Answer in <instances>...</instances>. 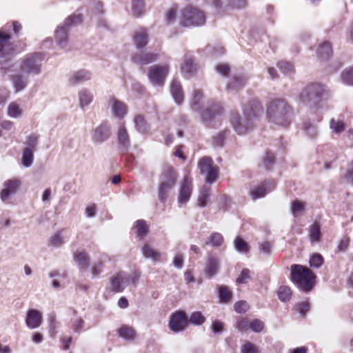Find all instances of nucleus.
Listing matches in <instances>:
<instances>
[{
    "label": "nucleus",
    "mask_w": 353,
    "mask_h": 353,
    "mask_svg": "<svg viewBox=\"0 0 353 353\" xmlns=\"http://www.w3.org/2000/svg\"><path fill=\"white\" fill-rule=\"evenodd\" d=\"M262 112L263 108L259 101L253 99L243 105V118H241L239 112H233L231 113L230 122L237 134H244L253 129L255 121Z\"/></svg>",
    "instance_id": "f257e3e1"
},
{
    "label": "nucleus",
    "mask_w": 353,
    "mask_h": 353,
    "mask_svg": "<svg viewBox=\"0 0 353 353\" xmlns=\"http://www.w3.org/2000/svg\"><path fill=\"white\" fill-rule=\"evenodd\" d=\"M266 114L270 122L283 127L288 126L293 117L292 108L281 99L271 101L267 105Z\"/></svg>",
    "instance_id": "f03ea898"
},
{
    "label": "nucleus",
    "mask_w": 353,
    "mask_h": 353,
    "mask_svg": "<svg viewBox=\"0 0 353 353\" xmlns=\"http://www.w3.org/2000/svg\"><path fill=\"white\" fill-rule=\"evenodd\" d=\"M291 281L302 291L309 292L314 285L315 275L310 269L301 265H292L290 268Z\"/></svg>",
    "instance_id": "7ed1b4c3"
},
{
    "label": "nucleus",
    "mask_w": 353,
    "mask_h": 353,
    "mask_svg": "<svg viewBox=\"0 0 353 353\" xmlns=\"http://www.w3.org/2000/svg\"><path fill=\"white\" fill-rule=\"evenodd\" d=\"M326 94V90L321 84L314 83L304 88L299 95L300 101L310 106L315 105L321 101Z\"/></svg>",
    "instance_id": "20e7f679"
},
{
    "label": "nucleus",
    "mask_w": 353,
    "mask_h": 353,
    "mask_svg": "<svg viewBox=\"0 0 353 353\" xmlns=\"http://www.w3.org/2000/svg\"><path fill=\"white\" fill-rule=\"evenodd\" d=\"M82 21L81 14H72L68 17L63 24L59 26L55 30V39L58 46L61 48L65 47L68 41V32L70 27L77 26Z\"/></svg>",
    "instance_id": "39448f33"
},
{
    "label": "nucleus",
    "mask_w": 353,
    "mask_h": 353,
    "mask_svg": "<svg viewBox=\"0 0 353 353\" xmlns=\"http://www.w3.org/2000/svg\"><path fill=\"white\" fill-rule=\"evenodd\" d=\"M205 22V16L203 11L193 7L184 8L180 23L184 27L199 26Z\"/></svg>",
    "instance_id": "423d86ee"
},
{
    "label": "nucleus",
    "mask_w": 353,
    "mask_h": 353,
    "mask_svg": "<svg viewBox=\"0 0 353 353\" xmlns=\"http://www.w3.org/2000/svg\"><path fill=\"white\" fill-rule=\"evenodd\" d=\"M198 167L201 174L205 175V181L207 183H214L219 177V168L213 165V161L208 157H205L199 160Z\"/></svg>",
    "instance_id": "0eeeda50"
},
{
    "label": "nucleus",
    "mask_w": 353,
    "mask_h": 353,
    "mask_svg": "<svg viewBox=\"0 0 353 353\" xmlns=\"http://www.w3.org/2000/svg\"><path fill=\"white\" fill-rule=\"evenodd\" d=\"M43 59V55L40 52L28 54L22 62L21 70L28 74H39Z\"/></svg>",
    "instance_id": "6e6552de"
},
{
    "label": "nucleus",
    "mask_w": 353,
    "mask_h": 353,
    "mask_svg": "<svg viewBox=\"0 0 353 353\" xmlns=\"http://www.w3.org/2000/svg\"><path fill=\"white\" fill-rule=\"evenodd\" d=\"M223 110L219 104H215L210 108L199 110L201 119L203 123L211 127H215L219 123V117Z\"/></svg>",
    "instance_id": "1a4fd4ad"
},
{
    "label": "nucleus",
    "mask_w": 353,
    "mask_h": 353,
    "mask_svg": "<svg viewBox=\"0 0 353 353\" xmlns=\"http://www.w3.org/2000/svg\"><path fill=\"white\" fill-rule=\"evenodd\" d=\"M168 72L169 66L168 65H154L149 68L148 77L153 85L163 86Z\"/></svg>",
    "instance_id": "9d476101"
},
{
    "label": "nucleus",
    "mask_w": 353,
    "mask_h": 353,
    "mask_svg": "<svg viewBox=\"0 0 353 353\" xmlns=\"http://www.w3.org/2000/svg\"><path fill=\"white\" fill-rule=\"evenodd\" d=\"M168 326L170 330L174 333L185 330L188 326V317L185 312L177 310L172 313L169 317Z\"/></svg>",
    "instance_id": "9b49d317"
},
{
    "label": "nucleus",
    "mask_w": 353,
    "mask_h": 353,
    "mask_svg": "<svg viewBox=\"0 0 353 353\" xmlns=\"http://www.w3.org/2000/svg\"><path fill=\"white\" fill-rule=\"evenodd\" d=\"M20 185V181L16 179L6 181L4 183L3 190L0 192L1 201L6 203H10L11 198L17 193Z\"/></svg>",
    "instance_id": "f8f14e48"
},
{
    "label": "nucleus",
    "mask_w": 353,
    "mask_h": 353,
    "mask_svg": "<svg viewBox=\"0 0 353 353\" xmlns=\"http://www.w3.org/2000/svg\"><path fill=\"white\" fill-rule=\"evenodd\" d=\"M112 115L119 119H123L128 113V106L115 97H110L108 101Z\"/></svg>",
    "instance_id": "ddd939ff"
},
{
    "label": "nucleus",
    "mask_w": 353,
    "mask_h": 353,
    "mask_svg": "<svg viewBox=\"0 0 353 353\" xmlns=\"http://www.w3.org/2000/svg\"><path fill=\"white\" fill-rule=\"evenodd\" d=\"M192 191V180L189 176H185L180 188L178 201L180 204H185L190 198Z\"/></svg>",
    "instance_id": "4468645a"
},
{
    "label": "nucleus",
    "mask_w": 353,
    "mask_h": 353,
    "mask_svg": "<svg viewBox=\"0 0 353 353\" xmlns=\"http://www.w3.org/2000/svg\"><path fill=\"white\" fill-rule=\"evenodd\" d=\"M92 74L86 70L72 72L68 77V84L74 86L91 79Z\"/></svg>",
    "instance_id": "2eb2a0df"
},
{
    "label": "nucleus",
    "mask_w": 353,
    "mask_h": 353,
    "mask_svg": "<svg viewBox=\"0 0 353 353\" xmlns=\"http://www.w3.org/2000/svg\"><path fill=\"white\" fill-rule=\"evenodd\" d=\"M110 137V130L109 126L106 123H102L93 130L92 140L94 143H101Z\"/></svg>",
    "instance_id": "dca6fc26"
},
{
    "label": "nucleus",
    "mask_w": 353,
    "mask_h": 353,
    "mask_svg": "<svg viewBox=\"0 0 353 353\" xmlns=\"http://www.w3.org/2000/svg\"><path fill=\"white\" fill-rule=\"evenodd\" d=\"M178 174L171 166L166 165L163 168L159 176V183L174 187L177 181Z\"/></svg>",
    "instance_id": "f3484780"
},
{
    "label": "nucleus",
    "mask_w": 353,
    "mask_h": 353,
    "mask_svg": "<svg viewBox=\"0 0 353 353\" xmlns=\"http://www.w3.org/2000/svg\"><path fill=\"white\" fill-rule=\"evenodd\" d=\"M8 34L0 30V58H6L13 54L14 49L10 43Z\"/></svg>",
    "instance_id": "a211bd4d"
},
{
    "label": "nucleus",
    "mask_w": 353,
    "mask_h": 353,
    "mask_svg": "<svg viewBox=\"0 0 353 353\" xmlns=\"http://www.w3.org/2000/svg\"><path fill=\"white\" fill-rule=\"evenodd\" d=\"M42 323L41 313L34 309H30L27 312L26 317V324L30 329L39 327Z\"/></svg>",
    "instance_id": "6ab92c4d"
},
{
    "label": "nucleus",
    "mask_w": 353,
    "mask_h": 353,
    "mask_svg": "<svg viewBox=\"0 0 353 353\" xmlns=\"http://www.w3.org/2000/svg\"><path fill=\"white\" fill-rule=\"evenodd\" d=\"M274 182L261 183L259 185H258L250 192L251 197L254 200L263 197L267 194L268 190L271 191L274 188Z\"/></svg>",
    "instance_id": "aec40b11"
},
{
    "label": "nucleus",
    "mask_w": 353,
    "mask_h": 353,
    "mask_svg": "<svg viewBox=\"0 0 353 353\" xmlns=\"http://www.w3.org/2000/svg\"><path fill=\"white\" fill-rule=\"evenodd\" d=\"M219 269V260L217 257L210 256L208 257L204 269V274L208 279L216 275Z\"/></svg>",
    "instance_id": "412c9836"
},
{
    "label": "nucleus",
    "mask_w": 353,
    "mask_h": 353,
    "mask_svg": "<svg viewBox=\"0 0 353 353\" xmlns=\"http://www.w3.org/2000/svg\"><path fill=\"white\" fill-rule=\"evenodd\" d=\"M158 54L155 53H137L132 57V61L138 64L147 65L155 61Z\"/></svg>",
    "instance_id": "4be33fe9"
},
{
    "label": "nucleus",
    "mask_w": 353,
    "mask_h": 353,
    "mask_svg": "<svg viewBox=\"0 0 353 353\" xmlns=\"http://www.w3.org/2000/svg\"><path fill=\"white\" fill-rule=\"evenodd\" d=\"M134 43L137 48H144L148 42V34L145 29L140 28L135 31L133 36Z\"/></svg>",
    "instance_id": "5701e85b"
},
{
    "label": "nucleus",
    "mask_w": 353,
    "mask_h": 353,
    "mask_svg": "<svg viewBox=\"0 0 353 353\" xmlns=\"http://www.w3.org/2000/svg\"><path fill=\"white\" fill-rule=\"evenodd\" d=\"M74 260L81 270H87L90 266V256L84 251H77L74 253Z\"/></svg>",
    "instance_id": "b1692460"
},
{
    "label": "nucleus",
    "mask_w": 353,
    "mask_h": 353,
    "mask_svg": "<svg viewBox=\"0 0 353 353\" xmlns=\"http://www.w3.org/2000/svg\"><path fill=\"white\" fill-rule=\"evenodd\" d=\"M170 92L175 102L180 105L184 99V94L180 83L176 80H173L170 85Z\"/></svg>",
    "instance_id": "393cba45"
},
{
    "label": "nucleus",
    "mask_w": 353,
    "mask_h": 353,
    "mask_svg": "<svg viewBox=\"0 0 353 353\" xmlns=\"http://www.w3.org/2000/svg\"><path fill=\"white\" fill-rule=\"evenodd\" d=\"M79 105L82 110L87 108L93 100L92 94L87 89H81L78 94Z\"/></svg>",
    "instance_id": "a878e982"
},
{
    "label": "nucleus",
    "mask_w": 353,
    "mask_h": 353,
    "mask_svg": "<svg viewBox=\"0 0 353 353\" xmlns=\"http://www.w3.org/2000/svg\"><path fill=\"white\" fill-rule=\"evenodd\" d=\"M247 82V78L243 75H237L234 77L231 82H230L227 86L228 91H238L241 89Z\"/></svg>",
    "instance_id": "bb28decb"
},
{
    "label": "nucleus",
    "mask_w": 353,
    "mask_h": 353,
    "mask_svg": "<svg viewBox=\"0 0 353 353\" xmlns=\"http://www.w3.org/2000/svg\"><path fill=\"white\" fill-rule=\"evenodd\" d=\"M308 236L312 243L320 241L322 234L319 223L314 222L310 226Z\"/></svg>",
    "instance_id": "cd10ccee"
},
{
    "label": "nucleus",
    "mask_w": 353,
    "mask_h": 353,
    "mask_svg": "<svg viewBox=\"0 0 353 353\" xmlns=\"http://www.w3.org/2000/svg\"><path fill=\"white\" fill-rule=\"evenodd\" d=\"M119 336L128 341H132L136 336L135 330L128 325H123L117 330Z\"/></svg>",
    "instance_id": "c85d7f7f"
},
{
    "label": "nucleus",
    "mask_w": 353,
    "mask_h": 353,
    "mask_svg": "<svg viewBox=\"0 0 353 353\" xmlns=\"http://www.w3.org/2000/svg\"><path fill=\"white\" fill-rule=\"evenodd\" d=\"M332 54V50L330 43L325 41L319 46L317 50V55L320 59L327 60Z\"/></svg>",
    "instance_id": "c756f323"
},
{
    "label": "nucleus",
    "mask_w": 353,
    "mask_h": 353,
    "mask_svg": "<svg viewBox=\"0 0 353 353\" xmlns=\"http://www.w3.org/2000/svg\"><path fill=\"white\" fill-rule=\"evenodd\" d=\"M196 70V66L191 58H185L183 63L181 65V72L185 78H189L191 74Z\"/></svg>",
    "instance_id": "7c9ffc66"
},
{
    "label": "nucleus",
    "mask_w": 353,
    "mask_h": 353,
    "mask_svg": "<svg viewBox=\"0 0 353 353\" xmlns=\"http://www.w3.org/2000/svg\"><path fill=\"white\" fill-rule=\"evenodd\" d=\"M134 123L139 132L145 134L149 132L150 127L142 115H137L134 119Z\"/></svg>",
    "instance_id": "2f4dec72"
},
{
    "label": "nucleus",
    "mask_w": 353,
    "mask_h": 353,
    "mask_svg": "<svg viewBox=\"0 0 353 353\" xmlns=\"http://www.w3.org/2000/svg\"><path fill=\"white\" fill-rule=\"evenodd\" d=\"M117 137L119 144H121L124 149H126L130 144V139L127 130L123 125L119 127Z\"/></svg>",
    "instance_id": "473e14b6"
},
{
    "label": "nucleus",
    "mask_w": 353,
    "mask_h": 353,
    "mask_svg": "<svg viewBox=\"0 0 353 353\" xmlns=\"http://www.w3.org/2000/svg\"><path fill=\"white\" fill-rule=\"evenodd\" d=\"M173 188V186L159 183L158 199L161 202L164 203L166 201L168 194Z\"/></svg>",
    "instance_id": "72a5a7b5"
},
{
    "label": "nucleus",
    "mask_w": 353,
    "mask_h": 353,
    "mask_svg": "<svg viewBox=\"0 0 353 353\" xmlns=\"http://www.w3.org/2000/svg\"><path fill=\"white\" fill-rule=\"evenodd\" d=\"M33 152L34 151L30 148H25L23 150L21 162L24 167L29 168L33 162Z\"/></svg>",
    "instance_id": "f704fd0d"
},
{
    "label": "nucleus",
    "mask_w": 353,
    "mask_h": 353,
    "mask_svg": "<svg viewBox=\"0 0 353 353\" xmlns=\"http://www.w3.org/2000/svg\"><path fill=\"white\" fill-rule=\"evenodd\" d=\"M203 94L200 90H194L193 97L190 102V108L193 111L200 110L199 102L203 99Z\"/></svg>",
    "instance_id": "c9c22d12"
},
{
    "label": "nucleus",
    "mask_w": 353,
    "mask_h": 353,
    "mask_svg": "<svg viewBox=\"0 0 353 353\" xmlns=\"http://www.w3.org/2000/svg\"><path fill=\"white\" fill-rule=\"evenodd\" d=\"M132 14L137 17L143 14L145 12L143 0H132Z\"/></svg>",
    "instance_id": "e433bc0d"
},
{
    "label": "nucleus",
    "mask_w": 353,
    "mask_h": 353,
    "mask_svg": "<svg viewBox=\"0 0 353 353\" xmlns=\"http://www.w3.org/2000/svg\"><path fill=\"white\" fill-rule=\"evenodd\" d=\"M305 208V203L299 200H294L291 204V212L294 217L303 212Z\"/></svg>",
    "instance_id": "4c0bfd02"
},
{
    "label": "nucleus",
    "mask_w": 353,
    "mask_h": 353,
    "mask_svg": "<svg viewBox=\"0 0 353 353\" xmlns=\"http://www.w3.org/2000/svg\"><path fill=\"white\" fill-rule=\"evenodd\" d=\"M210 196V189L203 187L199 192L198 196V204L200 207L206 205Z\"/></svg>",
    "instance_id": "58836bf2"
},
{
    "label": "nucleus",
    "mask_w": 353,
    "mask_h": 353,
    "mask_svg": "<svg viewBox=\"0 0 353 353\" xmlns=\"http://www.w3.org/2000/svg\"><path fill=\"white\" fill-rule=\"evenodd\" d=\"M12 81L17 92L23 90L27 85V80L19 74L12 76Z\"/></svg>",
    "instance_id": "ea45409f"
},
{
    "label": "nucleus",
    "mask_w": 353,
    "mask_h": 353,
    "mask_svg": "<svg viewBox=\"0 0 353 353\" xmlns=\"http://www.w3.org/2000/svg\"><path fill=\"white\" fill-rule=\"evenodd\" d=\"M205 321V316L200 312H194L192 313L188 319V324H193L195 325H201Z\"/></svg>",
    "instance_id": "a19ab883"
},
{
    "label": "nucleus",
    "mask_w": 353,
    "mask_h": 353,
    "mask_svg": "<svg viewBox=\"0 0 353 353\" xmlns=\"http://www.w3.org/2000/svg\"><path fill=\"white\" fill-rule=\"evenodd\" d=\"M292 294V290L288 286H281L279 288L278 296L283 302L289 301L291 299Z\"/></svg>",
    "instance_id": "79ce46f5"
},
{
    "label": "nucleus",
    "mask_w": 353,
    "mask_h": 353,
    "mask_svg": "<svg viewBox=\"0 0 353 353\" xmlns=\"http://www.w3.org/2000/svg\"><path fill=\"white\" fill-rule=\"evenodd\" d=\"M22 110L19 105L15 103H11L8 107V114L12 118H18L22 115Z\"/></svg>",
    "instance_id": "37998d69"
},
{
    "label": "nucleus",
    "mask_w": 353,
    "mask_h": 353,
    "mask_svg": "<svg viewBox=\"0 0 353 353\" xmlns=\"http://www.w3.org/2000/svg\"><path fill=\"white\" fill-rule=\"evenodd\" d=\"M142 252L145 257L151 258L153 261H157L160 257L159 254L148 245L143 247Z\"/></svg>",
    "instance_id": "c03bdc74"
},
{
    "label": "nucleus",
    "mask_w": 353,
    "mask_h": 353,
    "mask_svg": "<svg viewBox=\"0 0 353 353\" xmlns=\"http://www.w3.org/2000/svg\"><path fill=\"white\" fill-rule=\"evenodd\" d=\"M134 227L137 229V234L139 236H145L148 231L146 222L144 220H138L135 222Z\"/></svg>",
    "instance_id": "a18cd8bd"
},
{
    "label": "nucleus",
    "mask_w": 353,
    "mask_h": 353,
    "mask_svg": "<svg viewBox=\"0 0 353 353\" xmlns=\"http://www.w3.org/2000/svg\"><path fill=\"white\" fill-rule=\"evenodd\" d=\"M61 231H59L53 234L50 239V243L51 245L59 248L65 243V240L61 235Z\"/></svg>",
    "instance_id": "49530a36"
},
{
    "label": "nucleus",
    "mask_w": 353,
    "mask_h": 353,
    "mask_svg": "<svg viewBox=\"0 0 353 353\" xmlns=\"http://www.w3.org/2000/svg\"><path fill=\"white\" fill-rule=\"evenodd\" d=\"M223 241V238L220 233L214 232L209 237L208 241H206V244H211L214 247L220 246Z\"/></svg>",
    "instance_id": "de8ad7c7"
},
{
    "label": "nucleus",
    "mask_w": 353,
    "mask_h": 353,
    "mask_svg": "<svg viewBox=\"0 0 353 353\" xmlns=\"http://www.w3.org/2000/svg\"><path fill=\"white\" fill-rule=\"evenodd\" d=\"M236 250L241 253H247L249 251L248 243L240 237H236L234 241Z\"/></svg>",
    "instance_id": "09e8293b"
},
{
    "label": "nucleus",
    "mask_w": 353,
    "mask_h": 353,
    "mask_svg": "<svg viewBox=\"0 0 353 353\" xmlns=\"http://www.w3.org/2000/svg\"><path fill=\"white\" fill-rule=\"evenodd\" d=\"M341 79L344 83L353 85V66L342 72Z\"/></svg>",
    "instance_id": "8fccbe9b"
},
{
    "label": "nucleus",
    "mask_w": 353,
    "mask_h": 353,
    "mask_svg": "<svg viewBox=\"0 0 353 353\" xmlns=\"http://www.w3.org/2000/svg\"><path fill=\"white\" fill-rule=\"evenodd\" d=\"M103 258V255H101V259L97 262L94 263L91 268V273L93 277L99 276L102 272L104 267Z\"/></svg>",
    "instance_id": "3c124183"
},
{
    "label": "nucleus",
    "mask_w": 353,
    "mask_h": 353,
    "mask_svg": "<svg viewBox=\"0 0 353 353\" xmlns=\"http://www.w3.org/2000/svg\"><path fill=\"white\" fill-rule=\"evenodd\" d=\"M274 159H275V157H274V154L271 153L270 152H267L265 153V156L263 157V161H262L263 166L267 170L271 168V167L274 163Z\"/></svg>",
    "instance_id": "603ef678"
},
{
    "label": "nucleus",
    "mask_w": 353,
    "mask_h": 353,
    "mask_svg": "<svg viewBox=\"0 0 353 353\" xmlns=\"http://www.w3.org/2000/svg\"><path fill=\"white\" fill-rule=\"evenodd\" d=\"M241 353H260V351L256 345L247 341L241 346Z\"/></svg>",
    "instance_id": "864d4df0"
},
{
    "label": "nucleus",
    "mask_w": 353,
    "mask_h": 353,
    "mask_svg": "<svg viewBox=\"0 0 353 353\" xmlns=\"http://www.w3.org/2000/svg\"><path fill=\"white\" fill-rule=\"evenodd\" d=\"M277 65L284 74H290L294 72V65L291 63L282 61L279 62Z\"/></svg>",
    "instance_id": "5fc2aeb1"
},
{
    "label": "nucleus",
    "mask_w": 353,
    "mask_h": 353,
    "mask_svg": "<svg viewBox=\"0 0 353 353\" xmlns=\"http://www.w3.org/2000/svg\"><path fill=\"white\" fill-rule=\"evenodd\" d=\"M330 128L336 134H340L345 130V125L343 121L331 119L330 122Z\"/></svg>",
    "instance_id": "6e6d98bb"
},
{
    "label": "nucleus",
    "mask_w": 353,
    "mask_h": 353,
    "mask_svg": "<svg viewBox=\"0 0 353 353\" xmlns=\"http://www.w3.org/2000/svg\"><path fill=\"white\" fill-rule=\"evenodd\" d=\"M39 136L37 134H31L26 138V148H30L32 151H34L36 150V148L38 145V140H39Z\"/></svg>",
    "instance_id": "4d7b16f0"
},
{
    "label": "nucleus",
    "mask_w": 353,
    "mask_h": 353,
    "mask_svg": "<svg viewBox=\"0 0 353 353\" xmlns=\"http://www.w3.org/2000/svg\"><path fill=\"white\" fill-rule=\"evenodd\" d=\"M232 297V293L225 286H222L219 290V298L222 302L228 303Z\"/></svg>",
    "instance_id": "13d9d810"
},
{
    "label": "nucleus",
    "mask_w": 353,
    "mask_h": 353,
    "mask_svg": "<svg viewBox=\"0 0 353 353\" xmlns=\"http://www.w3.org/2000/svg\"><path fill=\"white\" fill-rule=\"evenodd\" d=\"M323 262V259L319 254H314L310 259V266L316 268H320L322 265Z\"/></svg>",
    "instance_id": "bf43d9fd"
},
{
    "label": "nucleus",
    "mask_w": 353,
    "mask_h": 353,
    "mask_svg": "<svg viewBox=\"0 0 353 353\" xmlns=\"http://www.w3.org/2000/svg\"><path fill=\"white\" fill-rule=\"evenodd\" d=\"M111 284L112 290L117 292H121L123 290V286L121 285V282L120 281V277L118 274H117L112 279Z\"/></svg>",
    "instance_id": "052dcab7"
},
{
    "label": "nucleus",
    "mask_w": 353,
    "mask_h": 353,
    "mask_svg": "<svg viewBox=\"0 0 353 353\" xmlns=\"http://www.w3.org/2000/svg\"><path fill=\"white\" fill-rule=\"evenodd\" d=\"M236 327L240 332H245L250 328V323L247 319L241 318L237 320Z\"/></svg>",
    "instance_id": "680f3d73"
},
{
    "label": "nucleus",
    "mask_w": 353,
    "mask_h": 353,
    "mask_svg": "<svg viewBox=\"0 0 353 353\" xmlns=\"http://www.w3.org/2000/svg\"><path fill=\"white\" fill-rule=\"evenodd\" d=\"M263 327V322L259 319H254L250 323V328L254 332H261Z\"/></svg>",
    "instance_id": "e2e57ef3"
},
{
    "label": "nucleus",
    "mask_w": 353,
    "mask_h": 353,
    "mask_svg": "<svg viewBox=\"0 0 353 353\" xmlns=\"http://www.w3.org/2000/svg\"><path fill=\"white\" fill-rule=\"evenodd\" d=\"M234 310L238 313L245 312L248 309V305L245 301H240L236 302L234 305Z\"/></svg>",
    "instance_id": "0e129e2a"
},
{
    "label": "nucleus",
    "mask_w": 353,
    "mask_h": 353,
    "mask_svg": "<svg viewBox=\"0 0 353 353\" xmlns=\"http://www.w3.org/2000/svg\"><path fill=\"white\" fill-rule=\"evenodd\" d=\"M227 6H231L233 8H243L246 5V0H227Z\"/></svg>",
    "instance_id": "69168bd1"
},
{
    "label": "nucleus",
    "mask_w": 353,
    "mask_h": 353,
    "mask_svg": "<svg viewBox=\"0 0 353 353\" xmlns=\"http://www.w3.org/2000/svg\"><path fill=\"white\" fill-rule=\"evenodd\" d=\"M296 308L302 316H305L310 309V305L307 301H302L296 305Z\"/></svg>",
    "instance_id": "338daca9"
},
{
    "label": "nucleus",
    "mask_w": 353,
    "mask_h": 353,
    "mask_svg": "<svg viewBox=\"0 0 353 353\" xmlns=\"http://www.w3.org/2000/svg\"><path fill=\"white\" fill-rule=\"evenodd\" d=\"M176 10L174 8H171L169 9V10L165 14V21L168 24L172 23L176 19Z\"/></svg>",
    "instance_id": "774afa93"
}]
</instances>
